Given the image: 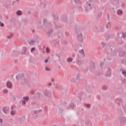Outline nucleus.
Returning a JSON list of instances; mask_svg holds the SVG:
<instances>
[{
  "label": "nucleus",
  "mask_w": 126,
  "mask_h": 126,
  "mask_svg": "<svg viewBox=\"0 0 126 126\" xmlns=\"http://www.w3.org/2000/svg\"><path fill=\"white\" fill-rule=\"evenodd\" d=\"M98 0H89L88 2V3H89V6L87 7V8L86 9V10L87 11H88V9H90V8H91V4L93 5L95 3H97Z\"/></svg>",
  "instance_id": "obj_1"
},
{
  "label": "nucleus",
  "mask_w": 126,
  "mask_h": 126,
  "mask_svg": "<svg viewBox=\"0 0 126 126\" xmlns=\"http://www.w3.org/2000/svg\"><path fill=\"white\" fill-rule=\"evenodd\" d=\"M16 79H17V80H20L21 82H22V81H23V79H25V77L24 76V74H22L16 76Z\"/></svg>",
  "instance_id": "obj_2"
},
{
  "label": "nucleus",
  "mask_w": 126,
  "mask_h": 126,
  "mask_svg": "<svg viewBox=\"0 0 126 126\" xmlns=\"http://www.w3.org/2000/svg\"><path fill=\"white\" fill-rule=\"evenodd\" d=\"M118 122H120L121 125H124L126 123V118L125 117H119L118 118Z\"/></svg>",
  "instance_id": "obj_3"
},
{
  "label": "nucleus",
  "mask_w": 126,
  "mask_h": 126,
  "mask_svg": "<svg viewBox=\"0 0 126 126\" xmlns=\"http://www.w3.org/2000/svg\"><path fill=\"white\" fill-rule=\"evenodd\" d=\"M27 52H28V51H27V47L25 46L23 47L22 51H21V54L22 55H25V56H27V55H28Z\"/></svg>",
  "instance_id": "obj_4"
},
{
  "label": "nucleus",
  "mask_w": 126,
  "mask_h": 126,
  "mask_svg": "<svg viewBox=\"0 0 126 126\" xmlns=\"http://www.w3.org/2000/svg\"><path fill=\"white\" fill-rule=\"evenodd\" d=\"M75 3L78 5L79 7H81V2L80 0H74Z\"/></svg>",
  "instance_id": "obj_5"
},
{
  "label": "nucleus",
  "mask_w": 126,
  "mask_h": 126,
  "mask_svg": "<svg viewBox=\"0 0 126 126\" xmlns=\"http://www.w3.org/2000/svg\"><path fill=\"white\" fill-rule=\"evenodd\" d=\"M14 107H13V106H12V107H11V115L12 116H14V115H15L16 113V110H14Z\"/></svg>",
  "instance_id": "obj_6"
},
{
  "label": "nucleus",
  "mask_w": 126,
  "mask_h": 126,
  "mask_svg": "<svg viewBox=\"0 0 126 126\" xmlns=\"http://www.w3.org/2000/svg\"><path fill=\"white\" fill-rule=\"evenodd\" d=\"M111 72H112V70L111 69V68H110V67H108V71L106 76H109V77H111V75H112Z\"/></svg>",
  "instance_id": "obj_7"
},
{
  "label": "nucleus",
  "mask_w": 126,
  "mask_h": 126,
  "mask_svg": "<svg viewBox=\"0 0 126 126\" xmlns=\"http://www.w3.org/2000/svg\"><path fill=\"white\" fill-rule=\"evenodd\" d=\"M44 95L46 97H51L52 96V93L46 92L44 93Z\"/></svg>",
  "instance_id": "obj_8"
},
{
  "label": "nucleus",
  "mask_w": 126,
  "mask_h": 126,
  "mask_svg": "<svg viewBox=\"0 0 126 126\" xmlns=\"http://www.w3.org/2000/svg\"><path fill=\"white\" fill-rule=\"evenodd\" d=\"M53 31H54V29L51 28L46 33L47 35H51V34H52V33H53Z\"/></svg>",
  "instance_id": "obj_9"
},
{
  "label": "nucleus",
  "mask_w": 126,
  "mask_h": 126,
  "mask_svg": "<svg viewBox=\"0 0 126 126\" xmlns=\"http://www.w3.org/2000/svg\"><path fill=\"white\" fill-rule=\"evenodd\" d=\"M120 71L122 72V74L124 75L125 77H126V71L122 68L120 69Z\"/></svg>",
  "instance_id": "obj_10"
},
{
  "label": "nucleus",
  "mask_w": 126,
  "mask_h": 126,
  "mask_svg": "<svg viewBox=\"0 0 126 126\" xmlns=\"http://www.w3.org/2000/svg\"><path fill=\"white\" fill-rule=\"evenodd\" d=\"M81 38L80 41L81 42H83V40L82 39V33H81L77 36L78 40H79V38Z\"/></svg>",
  "instance_id": "obj_11"
},
{
  "label": "nucleus",
  "mask_w": 126,
  "mask_h": 126,
  "mask_svg": "<svg viewBox=\"0 0 126 126\" xmlns=\"http://www.w3.org/2000/svg\"><path fill=\"white\" fill-rule=\"evenodd\" d=\"M116 102L118 104V105H120V103H122V99L118 98L116 100Z\"/></svg>",
  "instance_id": "obj_12"
},
{
  "label": "nucleus",
  "mask_w": 126,
  "mask_h": 126,
  "mask_svg": "<svg viewBox=\"0 0 126 126\" xmlns=\"http://www.w3.org/2000/svg\"><path fill=\"white\" fill-rule=\"evenodd\" d=\"M106 28L108 29V28H111V23L110 22H108L106 25Z\"/></svg>",
  "instance_id": "obj_13"
},
{
  "label": "nucleus",
  "mask_w": 126,
  "mask_h": 126,
  "mask_svg": "<svg viewBox=\"0 0 126 126\" xmlns=\"http://www.w3.org/2000/svg\"><path fill=\"white\" fill-rule=\"evenodd\" d=\"M40 112H42V109H39L38 110H35L34 112V114H35V115H38V114H39V113H40Z\"/></svg>",
  "instance_id": "obj_14"
},
{
  "label": "nucleus",
  "mask_w": 126,
  "mask_h": 126,
  "mask_svg": "<svg viewBox=\"0 0 126 126\" xmlns=\"http://www.w3.org/2000/svg\"><path fill=\"white\" fill-rule=\"evenodd\" d=\"M108 37L109 38V39H112L114 38V34L110 33V34L108 35Z\"/></svg>",
  "instance_id": "obj_15"
},
{
  "label": "nucleus",
  "mask_w": 126,
  "mask_h": 126,
  "mask_svg": "<svg viewBox=\"0 0 126 126\" xmlns=\"http://www.w3.org/2000/svg\"><path fill=\"white\" fill-rule=\"evenodd\" d=\"M7 87H8V88H11V87H12V84L10 82L7 83Z\"/></svg>",
  "instance_id": "obj_16"
},
{
  "label": "nucleus",
  "mask_w": 126,
  "mask_h": 126,
  "mask_svg": "<svg viewBox=\"0 0 126 126\" xmlns=\"http://www.w3.org/2000/svg\"><path fill=\"white\" fill-rule=\"evenodd\" d=\"M3 110V112L5 113L6 114L7 112V108H6V107L5 106H4L2 108Z\"/></svg>",
  "instance_id": "obj_17"
},
{
  "label": "nucleus",
  "mask_w": 126,
  "mask_h": 126,
  "mask_svg": "<svg viewBox=\"0 0 126 126\" xmlns=\"http://www.w3.org/2000/svg\"><path fill=\"white\" fill-rule=\"evenodd\" d=\"M18 2H19V0H16V1H14L12 4V6H14V4H16V3H18Z\"/></svg>",
  "instance_id": "obj_18"
},
{
  "label": "nucleus",
  "mask_w": 126,
  "mask_h": 126,
  "mask_svg": "<svg viewBox=\"0 0 126 126\" xmlns=\"http://www.w3.org/2000/svg\"><path fill=\"white\" fill-rule=\"evenodd\" d=\"M80 53L81 54V55H83L84 57H85V53H84V51L83 50V49H81L80 51Z\"/></svg>",
  "instance_id": "obj_19"
},
{
  "label": "nucleus",
  "mask_w": 126,
  "mask_h": 126,
  "mask_svg": "<svg viewBox=\"0 0 126 126\" xmlns=\"http://www.w3.org/2000/svg\"><path fill=\"white\" fill-rule=\"evenodd\" d=\"M67 62H68V63H72V58H67Z\"/></svg>",
  "instance_id": "obj_20"
},
{
  "label": "nucleus",
  "mask_w": 126,
  "mask_h": 126,
  "mask_svg": "<svg viewBox=\"0 0 126 126\" xmlns=\"http://www.w3.org/2000/svg\"><path fill=\"white\" fill-rule=\"evenodd\" d=\"M105 66H106V64H105V63H101L100 64V67H101V69H103V68H104Z\"/></svg>",
  "instance_id": "obj_21"
},
{
  "label": "nucleus",
  "mask_w": 126,
  "mask_h": 126,
  "mask_svg": "<svg viewBox=\"0 0 126 126\" xmlns=\"http://www.w3.org/2000/svg\"><path fill=\"white\" fill-rule=\"evenodd\" d=\"M16 13L17 15H22V12L20 10L17 11Z\"/></svg>",
  "instance_id": "obj_22"
},
{
  "label": "nucleus",
  "mask_w": 126,
  "mask_h": 126,
  "mask_svg": "<svg viewBox=\"0 0 126 126\" xmlns=\"http://www.w3.org/2000/svg\"><path fill=\"white\" fill-rule=\"evenodd\" d=\"M102 90H104V91L108 90V87L107 86H103L102 87Z\"/></svg>",
  "instance_id": "obj_23"
},
{
  "label": "nucleus",
  "mask_w": 126,
  "mask_h": 126,
  "mask_svg": "<svg viewBox=\"0 0 126 126\" xmlns=\"http://www.w3.org/2000/svg\"><path fill=\"white\" fill-rule=\"evenodd\" d=\"M51 70V69L50 67L48 66H45V71H50Z\"/></svg>",
  "instance_id": "obj_24"
},
{
  "label": "nucleus",
  "mask_w": 126,
  "mask_h": 126,
  "mask_svg": "<svg viewBox=\"0 0 126 126\" xmlns=\"http://www.w3.org/2000/svg\"><path fill=\"white\" fill-rule=\"evenodd\" d=\"M34 60H33V59H32V58H30L29 60V63H34Z\"/></svg>",
  "instance_id": "obj_25"
},
{
  "label": "nucleus",
  "mask_w": 126,
  "mask_h": 126,
  "mask_svg": "<svg viewBox=\"0 0 126 126\" xmlns=\"http://www.w3.org/2000/svg\"><path fill=\"white\" fill-rule=\"evenodd\" d=\"M54 19L57 21V20H58V19H59V17H58V16L56 15H54Z\"/></svg>",
  "instance_id": "obj_26"
},
{
  "label": "nucleus",
  "mask_w": 126,
  "mask_h": 126,
  "mask_svg": "<svg viewBox=\"0 0 126 126\" xmlns=\"http://www.w3.org/2000/svg\"><path fill=\"white\" fill-rule=\"evenodd\" d=\"M63 20L64 22H65L66 23H67V18H66V17H64L63 18Z\"/></svg>",
  "instance_id": "obj_27"
},
{
  "label": "nucleus",
  "mask_w": 126,
  "mask_h": 126,
  "mask_svg": "<svg viewBox=\"0 0 126 126\" xmlns=\"http://www.w3.org/2000/svg\"><path fill=\"white\" fill-rule=\"evenodd\" d=\"M126 33L125 32H122V38L123 39H125V38H126Z\"/></svg>",
  "instance_id": "obj_28"
},
{
  "label": "nucleus",
  "mask_w": 126,
  "mask_h": 126,
  "mask_svg": "<svg viewBox=\"0 0 126 126\" xmlns=\"http://www.w3.org/2000/svg\"><path fill=\"white\" fill-rule=\"evenodd\" d=\"M23 100H25V101H28L29 100V97L27 96V97H23Z\"/></svg>",
  "instance_id": "obj_29"
},
{
  "label": "nucleus",
  "mask_w": 126,
  "mask_h": 126,
  "mask_svg": "<svg viewBox=\"0 0 126 126\" xmlns=\"http://www.w3.org/2000/svg\"><path fill=\"white\" fill-rule=\"evenodd\" d=\"M121 55L123 57H125V56H126V52H125V51H122V53H121Z\"/></svg>",
  "instance_id": "obj_30"
},
{
  "label": "nucleus",
  "mask_w": 126,
  "mask_h": 126,
  "mask_svg": "<svg viewBox=\"0 0 126 126\" xmlns=\"http://www.w3.org/2000/svg\"><path fill=\"white\" fill-rule=\"evenodd\" d=\"M20 103H22L23 105H25L26 104V101L24 99H23L20 102Z\"/></svg>",
  "instance_id": "obj_31"
},
{
  "label": "nucleus",
  "mask_w": 126,
  "mask_h": 126,
  "mask_svg": "<svg viewBox=\"0 0 126 126\" xmlns=\"http://www.w3.org/2000/svg\"><path fill=\"white\" fill-rule=\"evenodd\" d=\"M101 45H102L103 48H105V47H106V43H105V42H102L101 43Z\"/></svg>",
  "instance_id": "obj_32"
},
{
  "label": "nucleus",
  "mask_w": 126,
  "mask_h": 126,
  "mask_svg": "<svg viewBox=\"0 0 126 126\" xmlns=\"http://www.w3.org/2000/svg\"><path fill=\"white\" fill-rule=\"evenodd\" d=\"M24 23L25 25H27L28 24V20H25L24 21Z\"/></svg>",
  "instance_id": "obj_33"
},
{
  "label": "nucleus",
  "mask_w": 126,
  "mask_h": 126,
  "mask_svg": "<svg viewBox=\"0 0 126 126\" xmlns=\"http://www.w3.org/2000/svg\"><path fill=\"white\" fill-rule=\"evenodd\" d=\"M118 13L120 15L123 14V11L122 10H119L118 11Z\"/></svg>",
  "instance_id": "obj_34"
},
{
  "label": "nucleus",
  "mask_w": 126,
  "mask_h": 126,
  "mask_svg": "<svg viewBox=\"0 0 126 126\" xmlns=\"http://www.w3.org/2000/svg\"><path fill=\"white\" fill-rule=\"evenodd\" d=\"M13 34L11 33L10 35H8L7 38L8 39H11L12 38Z\"/></svg>",
  "instance_id": "obj_35"
},
{
  "label": "nucleus",
  "mask_w": 126,
  "mask_h": 126,
  "mask_svg": "<svg viewBox=\"0 0 126 126\" xmlns=\"http://www.w3.org/2000/svg\"><path fill=\"white\" fill-rule=\"evenodd\" d=\"M121 63H126V58L123 59Z\"/></svg>",
  "instance_id": "obj_36"
},
{
  "label": "nucleus",
  "mask_w": 126,
  "mask_h": 126,
  "mask_svg": "<svg viewBox=\"0 0 126 126\" xmlns=\"http://www.w3.org/2000/svg\"><path fill=\"white\" fill-rule=\"evenodd\" d=\"M85 105L87 108H90V107H91V105L90 104H85Z\"/></svg>",
  "instance_id": "obj_37"
},
{
  "label": "nucleus",
  "mask_w": 126,
  "mask_h": 126,
  "mask_svg": "<svg viewBox=\"0 0 126 126\" xmlns=\"http://www.w3.org/2000/svg\"><path fill=\"white\" fill-rule=\"evenodd\" d=\"M58 112L60 114H62L63 113V109L62 108H59Z\"/></svg>",
  "instance_id": "obj_38"
},
{
  "label": "nucleus",
  "mask_w": 126,
  "mask_h": 126,
  "mask_svg": "<svg viewBox=\"0 0 126 126\" xmlns=\"http://www.w3.org/2000/svg\"><path fill=\"white\" fill-rule=\"evenodd\" d=\"M88 63H95L94 62H93V61H91V60H89L87 62Z\"/></svg>",
  "instance_id": "obj_39"
},
{
  "label": "nucleus",
  "mask_w": 126,
  "mask_h": 126,
  "mask_svg": "<svg viewBox=\"0 0 126 126\" xmlns=\"http://www.w3.org/2000/svg\"><path fill=\"white\" fill-rule=\"evenodd\" d=\"M35 47L32 48L31 49V52L32 53H33V52H34V51H35Z\"/></svg>",
  "instance_id": "obj_40"
},
{
  "label": "nucleus",
  "mask_w": 126,
  "mask_h": 126,
  "mask_svg": "<svg viewBox=\"0 0 126 126\" xmlns=\"http://www.w3.org/2000/svg\"><path fill=\"white\" fill-rule=\"evenodd\" d=\"M4 7L6 9H8V8H9V5L5 4L4 5Z\"/></svg>",
  "instance_id": "obj_41"
},
{
  "label": "nucleus",
  "mask_w": 126,
  "mask_h": 126,
  "mask_svg": "<svg viewBox=\"0 0 126 126\" xmlns=\"http://www.w3.org/2000/svg\"><path fill=\"white\" fill-rule=\"evenodd\" d=\"M0 26L1 27H3V26H4V24L3 23H1V22H0Z\"/></svg>",
  "instance_id": "obj_42"
},
{
  "label": "nucleus",
  "mask_w": 126,
  "mask_h": 126,
  "mask_svg": "<svg viewBox=\"0 0 126 126\" xmlns=\"http://www.w3.org/2000/svg\"><path fill=\"white\" fill-rule=\"evenodd\" d=\"M46 53H50V49H49V48L46 47Z\"/></svg>",
  "instance_id": "obj_43"
},
{
  "label": "nucleus",
  "mask_w": 126,
  "mask_h": 126,
  "mask_svg": "<svg viewBox=\"0 0 126 126\" xmlns=\"http://www.w3.org/2000/svg\"><path fill=\"white\" fill-rule=\"evenodd\" d=\"M80 80V76L79 75H78L76 80Z\"/></svg>",
  "instance_id": "obj_44"
},
{
  "label": "nucleus",
  "mask_w": 126,
  "mask_h": 126,
  "mask_svg": "<svg viewBox=\"0 0 126 126\" xmlns=\"http://www.w3.org/2000/svg\"><path fill=\"white\" fill-rule=\"evenodd\" d=\"M7 92H8V91H7V90H5L3 91L4 94H6Z\"/></svg>",
  "instance_id": "obj_45"
},
{
  "label": "nucleus",
  "mask_w": 126,
  "mask_h": 126,
  "mask_svg": "<svg viewBox=\"0 0 126 126\" xmlns=\"http://www.w3.org/2000/svg\"><path fill=\"white\" fill-rule=\"evenodd\" d=\"M122 82L123 83H125V84H126V79H125L124 80H123Z\"/></svg>",
  "instance_id": "obj_46"
},
{
  "label": "nucleus",
  "mask_w": 126,
  "mask_h": 126,
  "mask_svg": "<svg viewBox=\"0 0 126 126\" xmlns=\"http://www.w3.org/2000/svg\"><path fill=\"white\" fill-rule=\"evenodd\" d=\"M115 30H119V26H116L115 27Z\"/></svg>",
  "instance_id": "obj_47"
},
{
  "label": "nucleus",
  "mask_w": 126,
  "mask_h": 126,
  "mask_svg": "<svg viewBox=\"0 0 126 126\" xmlns=\"http://www.w3.org/2000/svg\"><path fill=\"white\" fill-rule=\"evenodd\" d=\"M70 106L71 107V108H73V107H74V103L71 104Z\"/></svg>",
  "instance_id": "obj_48"
},
{
  "label": "nucleus",
  "mask_w": 126,
  "mask_h": 126,
  "mask_svg": "<svg viewBox=\"0 0 126 126\" xmlns=\"http://www.w3.org/2000/svg\"><path fill=\"white\" fill-rule=\"evenodd\" d=\"M34 43H35V40H32L31 42V44H34Z\"/></svg>",
  "instance_id": "obj_49"
},
{
  "label": "nucleus",
  "mask_w": 126,
  "mask_h": 126,
  "mask_svg": "<svg viewBox=\"0 0 126 126\" xmlns=\"http://www.w3.org/2000/svg\"><path fill=\"white\" fill-rule=\"evenodd\" d=\"M2 119L0 118V124H2Z\"/></svg>",
  "instance_id": "obj_50"
},
{
  "label": "nucleus",
  "mask_w": 126,
  "mask_h": 126,
  "mask_svg": "<svg viewBox=\"0 0 126 126\" xmlns=\"http://www.w3.org/2000/svg\"><path fill=\"white\" fill-rule=\"evenodd\" d=\"M48 61H49V59H46V60H45L44 62L46 63H48Z\"/></svg>",
  "instance_id": "obj_51"
},
{
  "label": "nucleus",
  "mask_w": 126,
  "mask_h": 126,
  "mask_svg": "<svg viewBox=\"0 0 126 126\" xmlns=\"http://www.w3.org/2000/svg\"><path fill=\"white\" fill-rule=\"evenodd\" d=\"M10 23H12V22H13V19H10Z\"/></svg>",
  "instance_id": "obj_52"
},
{
  "label": "nucleus",
  "mask_w": 126,
  "mask_h": 126,
  "mask_svg": "<svg viewBox=\"0 0 126 126\" xmlns=\"http://www.w3.org/2000/svg\"><path fill=\"white\" fill-rule=\"evenodd\" d=\"M31 93V94H34L35 93H34V91H32Z\"/></svg>",
  "instance_id": "obj_53"
},
{
  "label": "nucleus",
  "mask_w": 126,
  "mask_h": 126,
  "mask_svg": "<svg viewBox=\"0 0 126 126\" xmlns=\"http://www.w3.org/2000/svg\"><path fill=\"white\" fill-rule=\"evenodd\" d=\"M51 81L54 82V81H55V79H54V78H52L51 79Z\"/></svg>",
  "instance_id": "obj_54"
},
{
  "label": "nucleus",
  "mask_w": 126,
  "mask_h": 126,
  "mask_svg": "<svg viewBox=\"0 0 126 126\" xmlns=\"http://www.w3.org/2000/svg\"><path fill=\"white\" fill-rule=\"evenodd\" d=\"M51 85H52V83H49L48 84V86H51Z\"/></svg>",
  "instance_id": "obj_55"
},
{
  "label": "nucleus",
  "mask_w": 126,
  "mask_h": 126,
  "mask_svg": "<svg viewBox=\"0 0 126 126\" xmlns=\"http://www.w3.org/2000/svg\"><path fill=\"white\" fill-rule=\"evenodd\" d=\"M46 22H47V21L46 20H44V22H43V23H46Z\"/></svg>",
  "instance_id": "obj_56"
},
{
  "label": "nucleus",
  "mask_w": 126,
  "mask_h": 126,
  "mask_svg": "<svg viewBox=\"0 0 126 126\" xmlns=\"http://www.w3.org/2000/svg\"><path fill=\"white\" fill-rule=\"evenodd\" d=\"M110 16V15L109 14H107V17H108V19H109V17Z\"/></svg>",
  "instance_id": "obj_57"
},
{
  "label": "nucleus",
  "mask_w": 126,
  "mask_h": 126,
  "mask_svg": "<svg viewBox=\"0 0 126 126\" xmlns=\"http://www.w3.org/2000/svg\"><path fill=\"white\" fill-rule=\"evenodd\" d=\"M32 33H34V32H35V31L33 30H32Z\"/></svg>",
  "instance_id": "obj_58"
},
{
  "label": "nucleus",
  "mask_w": 126,
  "mask_h": 126,
  "mask_svg": "<svg viewBox=\"0 0 126 126\" xmlns=\"http://www.w3.org/2000/svg\"><path fill=\"white\" fill-rule=\"evenodd\" d=\"M62 101H64V98H63L62 99H61V102H62Z\"/></svg>",
  "instance_id": "obj_59"
},
{
  "label": "nucleus",
  "mask_w": 126,
  "mask_h": 126,
  "mask_svg": "<svg viewBox=\"0 0 126 126\" xmlns=\"http://www.w3.org/2000/svg\"><path fill=\"white\" fill-rule=\"evenodd\" d=\"M56 83H54V86H55Z\"/></svg>",
  "instance_id": "obj_60"
},
{
  "label": "nucleus",
  "mask_w": 126,
  "mask_h": 126,
  "mask_svg": "<svg viewBox=\"0 0 126 126\" xmlns=\"http://www.w3.org/2000/svg\"><path fill=\"white\" fill-rule=\"evenodd\" d=\"M12 77H13V75H12Z\"/></svg>",
  "instance_id": "obj_61"
},
{
  "label": "nucleus",
  "mask_w": 126,
  "mask_h": 126,
  "mask_svg": "<svg viewBox=\"0 0 126 126\" xmlns=\"http://www.w3.org/2000/svg\"><path fill=\"white\" fill-rule=\"evenodd\" d=\"M118 1H119V0H118Z\"/></svg>",
  "instance_id": "obj_62"
}]
</instances>
